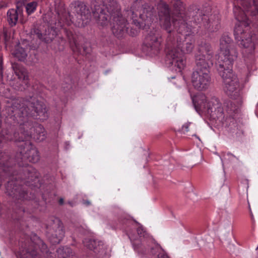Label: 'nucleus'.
Masks as SVG:
<instances>
[{
  "label": "nucleus",
  "mask_w": 258,
  "mask_h": 258,
  "mask_svg": "<svg viewBox=\"0 0 258 258\" xmlns=\"http://www.w3.org/2000/svg\"><path fill=\"white\" fill-rule=\"evenodd\" d=\"M233 13L235 19L239 22L237 24L234 30L235 39L238 41V45L241 47L248 48L250 51L254 48V40L255 36L250 33L249 20L244 11L234 4Z\"/></svg>",
  "instance_id": "nucleus-5"
},
{
  "label": "nucleus",
  "mask_w": 258,
  "mask_h": 258,
  "mask_svg": "<svg viewBox=\"0 0 258 258\" xmlns=\"http://www.w3.org/2000/svg\"><path fill=\"white\" fill-rule=\"evenodd\" d=\"M161 4H164L167 6L168 9L169 11V14L170 15V19L171 18V17L173 19V17L176 18H179V17L183 18V17H185L187 16L186 13H185V5L181 1H176L174 4L173 7H174V12L172 14L171 13L170 10H169L168 6L167 5H166L165 3H163V2H161L160 3H159L158 4V7H157L158 10L159 11V9H158L159 6Z\"/></svg>",
  "instance_id": "nucleus-22"
},
{
  "label": "nucleus",
  "mask_w": 258,
  "mask_h": 258,
  "mask_svg": "<svg viewBox=\"0 0 258 258\" xmlns=\"http://www.w3.org/2000/svg\"><path fill=\"white\" fill-rule=\"evenodd\" d=\"M20 249L16 255L17 258H40L38 248L45 256H48L49 251L45 243L36 235L30 239L27 237L25 241H19Z\"/></svg>",
  "instance_id": "nucleus-8"
},
{
  "label": "nucleus",
  "mask_w": 258,
  "mask_h": 258,
  "mask_svg": "<svg viewBox=\"0 0 258 258\" xmlns=\"http://www.w3.org/2000/svg\"><path fill=\"white\" fill-rule=\"evenodd\" d=\"M92 14L102 26L107 25L111 20V30L118 38L125 36L128 27L126 20L120 13V8L116 0H93L91 5Z\"/></svg>",
  "instance_id": "nucleus-4"
},
{
  "label": "nucleus",
  "mask_w": 258,
  "mask_h": 258,
  "mask_svg": "<svg viewBox=\"0 0 258 258\" xmlns=\"http://www.w3.org/2000/svg\"><path fill=\"white\" fill-rule=\"evenodd\" d=\"M135 12L132 10L128 11L127 18H130L132 20V23H133L137 28L131 27L130 31H127L128 33L131 36H135L138 35L139 32L140 28L143 25V21H146L145 15L144 14H140L139 19H135L134 17Z\"/></svg>",
  "instance_id": "nucleus-21"
},
{
  "label": "nucleus",
  "mask_w": 258,
  "mask_h": 258,
  "mask_svg": "<svg viewBox=\"0 0 258 258\" xmlns=\"http://www.w3.org/2000/svg\"><path fill=\"white\" fill-rule=\"evenodd\" d=\"M55 11L57 14L60 26L64 24L70 25L73 22L74 18L69 12H67L63 5L60 3V0H54Z\"/></svg>",
  "instance_id": "nucleus-18"
},
{
  "label": "nucleus",
  "mask_w": 258,
  "mask_h": 258,
  "mask_svg": "<svg viewBox=\"0 0 258 258\" xmlns=\"http://www.w3.org/2000/svg\"><path fill=\"white\" fill-rule=\"evenodd\" d=\"M58 203L60 205H62L64 203V200L63 198H60L58 201Z\"/></svg>",
  "instance_id": "nucleus-41"
},
{
  "label": "nucleus",
  "mask_w": 258,
  "mask_h": 258,
  "mask_svg": "<svg viewBox=\"0 0 258 258\" xmlns=\"http://www.w3.org/2000/svg\"><path fill=\"white\" fill-rule=\"evenodd\" d=\"M193 136H195V137H197V138L199 139V137H198L196 135H194Z\"/></svg>",
  "instance_id": "nucleus-49"
},
{
  "label": "nucleus",
  "mask_w": 258,
  "mask_h": 258,
  "mask_svg": "<svg viewBox=\"0 0 258 258\" xmlns=\"http://www.w3.org/2000/svg\"><path fill=\"white\" fill-rule=\"evenodd\" d=\"M83 203L86 206H90L91 205V202L87 200H83Z\"/></svg>",
  "instance_id": "nucleus-39"
},
{
  "label": "nucleus",
  "mask_w": 258,
  "mask_h": 258,
  "mask_svg": "<svg viewBox=\"0 0 258 258\" xmlns=\"http://www.w3.org/2000/svg\"><path fill=\"white\" fill-rule=\"evenodd\" d=\"M29 34L31 37L36 36L46 43L51 42L56 35V32L52 27L38 24L32 26Z\"/></svg>",
  "instance_id": "nucleus-14"
},
{
  "label": "nucleus",
  "mask_w": 258,
  "mask_h": 258,
  "mask_svg": "<svg viewBox=\"0 0 258 258\" xmlns=\"http://www.w3.org/2000/svg\"><path fill=\"white\" fill-rule=\"evenodd\" d=\"M16 155V162L20 169L19 173L14 169L15 161L6 152H0V186L2 180L8 179L6 186V193L11 197L16 202L15 211L12 214L14 220L20 221L25 211L19 204L34 198V195L29 194L22 183L29 185L31 181H35L39 177V173L27 162L36 163L40 156L37 149L30 142L23 143Z\"/></svg>",
  "instance_id": "nucleus-1"
},
{
  "label": "nucleus",
  "mask_w": 258,
  "mask_h": 258,
  "mask_svg": "<svg viewBox=\"0 0 258 258\" xmlns=\"http://www.w3.org/2000/svg\"><path fill=\"white\" fill-rule=\"evenodd\" d=\"M74 9L77 14V18L82 21V25L86 24L91 17V13L89 8L84 3L78 2Z\"/></svg>",
  "instance_id": "nucleus-19"
},
{
  "label": "nucleus",
  "mask_w": 258,
  "mask_h": 258,
  "mask_svg": "<svg viewBox=\"0 0 258 258\" xmlns=\"http://www.w3.org/2000/svg\"><path fill=\"white\" fill-rule=\"evenodd\" d=\"M245 11L250 12L252 16H255L258 15V0H253V6L249 10L248 8H246Z\"/></svg>",
  "instance_id": "nucleus-29"
},
{
  "label": "nucleus",
  "mask_w": 258,
  "mask_h": 258,
  "mask_svg": "<svg viewBox=\"0 0 258 258\" xmlns=\"http://www.w3.org/2000/svg\"><path fill=\"white\" fill-rule=\"evenodd\" d=\"M37 4L36 2H32L27 4L26 6V11L28 14L33 12L37 7Z\"/></svg>",
  "instance_id": "nucleus-31"
},
{
  "label": "nucleus",
  "mask_w": 258,
  "mask_h": 258,
  "mask_svg": "<svg viewBox=\"0 0 258 258\" xmlns=\"http://www.w3.org/2000/svg\"><path fill=\"white\" fill-rule=\"evenodd\" d=\"M227 156H229L230 158H233L234 156L231 153H227Z\"/></svg>",
  "instance_id": "nucleus-42"
},
{
  "label": "nucleus",
  "mask_w": 258,
  "mask_h": 258,
  "mask_svg": "<svg viewBox=\"0 0 258 258\" xmlns=\"http://www.w3.org/2000/svg\"><path fill=\"white\" fill-rule=\"evenodd\" d=\"M233 63L229 65L218 64L217 71L223 79L224 84V90L226 94L231 98L238 100L242 102V92L239 88L237 77L233 73Z\"/></svg>",
  "instance_id": "nucleus-7"
},
{
  "label": "nucleus",
  "mask_w": 258,
  "mask_h": 258,
  "mask_svg": "<svg viewBox=\"0 0 258 258\" xmlns=\"http://www.w3.org/2000/svg\"><path fill=\"white\" fill-rule=\"evenodd\" d=\"M77 230L81 233L82 234L86 235L89 233V230L86 228H85L82 226L78 227Z\"/></svg>",
  "instance_id": "nucleus-34"
},
{
  "label": "nucleus",
  "mask_w": 258,
  "mask_h": 258,
  "mask_svg": "<svg viewBox=\"0 0 258 258\" xmlns=\"http://www.w3.org/2000/svg\"><path fill=\"white\" fill-rule=\"evenodd\" d=\"M128 220H129V219H128V218H125L124 219V221H122V223H123V224H125V223H127V222Z\"/></svg>",
  "instance_id": "nucleus-44"
},
{
  "label": "nucleus",
  "mask_w": 258,
  "mask_h": 258,
  "mask_svg": "<svg viewBox=\"0 0 258 258\" xmlns=\"http://www.w3.org/2000/svg\"><path fill=\"white\" fill-rule=\"evenodd\" d=\"M159 17L164 28L169 33L166 44V61L167 63L174 66L180 72L186 64V58L184 54L191 53L195 47V40L192 35L185 34L177 36L175 40L172 30L170 29V15L167 6L161 4L159 6Z\"/></svg>",
  "instance_id": "nucleus-3"
},
{
  "label": "nucleus",
  "mask_w": 258,
  "mask_h": 258,
  "mask_svg": "<svg viewBox=\"0 0 258 258\" xmlns=\"http://www.w3.org/2000/svg\"><path fill=\"white\" fill-rule=\"evenodd\" d=\"M190 124V122H187L186 123H185L183 126H182V130H183V134H185L186 132H187L188 131V127H189V125Z\"/></svg>",
  "instance_id": "nucleus-35"
},
{
  "label": "nucleus",
  "mask_w": 258,
  "mask_h": 258,
  "mask_svg": "<svg viewBox=\"0 0 258 258\" xmlns=\"http://www.w3.org/2000/svg\"><path fill=\"white\" fill-rule=\"evenodd\" d=\"M7 21L11 26H15L18 21L19 17L23 15V8L21 7H17L16 9H11L7 12Z\"/></svg>",
  "instance_id": "nucleus-23"
},
{
  "label": "nucleus",
  "mask_w": 258,
  "mask_h": 258,
  "mask_svg": "<svg viewBox=\"0 0 258 258\" xmlns=\"http://www.w3.org/2000/svg\"><path fill=\"white\" fill-rule=\"evenodd\" d=\"M239 3L242 5L243 7H244L245 5L247 6V4H248L247 0H238V4Z\"/></svg>",
  "instance_id": "nucleus-37"
},
{
  "label": "nucleus",
  "mask_w": 258,
  "mask_h": 258,
  "mask_svg": "<svg viewBox=\"0 0 258 258\" xmlns=\"http://www.w3.org/2000/svg\"><path fill=\"white\" fill-rule=\"evenodd\" d=\"M83 243L85 246L92 250L98 258H102L106 255L107 248L102 241L86 238Z\"/></svg>",
  "instance_id": "nucleus-17"
},
{
  "label": "nucleus",
  "mask_w": 258,
  "mask_h": 258,
  "mask_svg": "<svg viewBox=\"0 0 258 258\" xmlns=\"http://www.w3.org/2000/svg\"><path fill=\"white\" fill-rule=\"evenodd\" d=\"M162 41L159 31L157 30H152L145 38L143 49L151 56L157 55L161 49Z\"/></svg>",
  "instance_id": "nucleus-13"
},
{
  "label": "nucleus",
  "mask_w": 258,
  "mask_h": 258,
  "mask_svg": "<svg viewBox=\"0 0 258 258\" xmlns=\"http://www.w3.org/2000/svg\"><path fill=\"white\" fill-rule=\"evenodd\" d=\"M6 111L7 117L20 125L18 128L10 131L2 128L0 121V144L9 141L18 142L19 150L21 146L25 145L24 143L30 142L32 136L33 122L29 117H42L43 119L48 117L45 105L34 97L14 100L11 105L7 106Z\"/></svg>",
  "instance_id": "nucleus-2"
},
{
  "label": "nucleus",
  "mask_w": 258,
  "mask_h": 258,
  "mask_svg": "<svg viewBox=\"0 0 258 258\" xmlns=\"http://www.w3.org/2000/svg\"><path fill=\"white\" fill-rule=\"evenodd\" d=\"M3 60L2 56L0 55V89L3 87Z\"/></svg>",
  "instance_id": "nucleus-32"
},
{
  "label": "nucleus",
  "mask_w": 258,
  "mask_h": 258,
  "mask_svg": "<svg viewBox=\"0 0 258 258\" xmlns=\"http://www.w3.org/2000/svg\"><path fill=\"white\" fill-rule=\"evenodd\" d=\"M223 158H224V159H226V155H224L223 156Z\"/></svg>",
  "instance_id": "nucleus-48"
},
{
  "label": "nucleus",
  "mask_w": 258,
  "mask_h": 258,
  "mask_svg": "<svg viewBox=\"0 0 258 258\" xmlns=\"http://www.w3.org/2000/svg\"><path fill=\"white\" fill-rule=\"evenodd\" d=\"M46 235L52 244H58L64 236L63 224L57 218L52 217L46 226Z\"/></svg>",
  "instance_id": "nucleus-12"
},
{
  "label": "nucleus",
  "mask_w": 258,
  "mask_h": 258,
  "mask_svg": "<svg viewBox=\"0 0 258 258\" xmlns=\"http://www.w3.org/2000/svg\"><path fill=\"white\" fill-rule=\"evenodd\" d=\"M137 224L138 225H140V224L137 222L136 221V220H134Z\"/></svg>",
  "instance_id": "nucleus-47"
},
{
  "label": "nucleus",
  "mask_w": 258,
  "mask_h": 258,
  "mask_svg": "<svg viewBox=\"0 0 258 258\" xmlns=\"http://www.w3.org/2000/svg\"><path fill=\"white\" fill-rule=\"evenodd\" d=\"M7 5L5 3L3 2H0V10L4 8L7 7Z\"/></svg>",
  "instance_id": "nucleus-40"
},
{
  "label": "nucleus",
  "mask_w": 258,
  "mask_h": 258,
  "mask_svg": "<svg viewBox=\"0 0 258 258\" xmlns=\"http://www.w3.org/2000/svg\"><path fill=\"white\" fill-rule=\"evenodd\" d=\"M32 136L31 138L38 142L43 141L46 138L44 128L40 124H33L32 130Z\"/></svg>",
  "instance_id": "nucleus-26"
},
{
  "label": "nucleus",
  "mask_w": 258,
  "mask_h": 258,
  "mask_svg": "<svg viewBox=\"0 0 258 258\" xmlns=\"http://www.w3.org/2000/svg\"><path fill=\"white\" fill-rule=\"evenodd\" d=\"M1 36V38L3 37L5 43H8L11 38L10 34L7 31H4L2 34Z\"/></svg>",
  "instance_id": "nucleus-33"
},
{
  "label": "nucleus",
  "mask_w": 258,
  "mask_h": 258,
  "mask_svg": "<svg viewBox=\"0 0 258 258\" xmlns=\"http://www.w3.org/2000/svg\"><path fill=\"white\" fill-rule=\"evenodd\" d=\"M187 17L191 18L192 21L199 27L202 26L207 31L212 32L216 31L220 28L218 21L211 22L208 14L204 9L199 8L197 6H190L186 12Z\"/></svg>",
  "instance_id": "nucleus-9"
},
{
  "label": "nucleus",
  "mask_w": 258,
  "mask_h": 258,
  "mask_svg": "<svg viewBox=\"0 0 258 258\" xmlns=\"http://www.w3.org/2000/svg\"><path fill=\"white\" fill-rule=\"evenodd\" d=\"M58 258H77L72 249L68 247H62L57 249Z\"/></svg>",
  "instance_id": "nucleus-27"
},
{
  "label": "nucleus",
  "mask_w": 258,
  "mask_h": 258,
  "mask_svg": "<svg viewBox=\"0 0 258 258\" xmlns=\"http://www.w3.org/2000/svg\"><path fill=\"white\" fill-rule=\"evenodd\" d=\"M214 52L211 45L202 42L199 45L198 50L195 55L196 71L210 72L209 69L213 66Z\"/></svg>",
  "instance_id": "nucleus-10"
},
{
  "label": "nucleus",
  "mask_w": 258,
  "mask_h": 258,
  "mask_svg": "<svg viewBox=\"0 0 258 258\" xmlns=\"http://www.w3.org/2000/svg\"><path fill=\"white\" fill-rule=\"evenodd\" d=\"M221 53L218 64L229 65L233 63L237 57L236 50L231 38L227 33L223 34L220 39Z\"/></svg>",
  "instance_id": "nucleus-11"
},
{
  "label": "nucleus",
  "mask_w": 258,
  "mask_h": 258,
  "mask_svg": "<svg viewBox=\"0 0 258 258\" xmlns=\"http://www.w3.org/2000/svg\"><path fill=\"white\" fill-rule=\"evenodd\" d=\"M172 24L174 28L178 33V36H183L185 34H190L191 28L188 26L186 22V19L184 17L176 18L173 17Z\"/></svg>",
  "instance_id": "nucleus-20"
},
{
  "label": "nucleus",
  "mask_w": 258,
  "mask_h": 258,
  "mask_svg": "<svg viewBox=\"0 0 258 258\" xmlns=\"http://www.w3.org/2000/svg\"><path fill=\"white\" fill-rule=\"evenodd\" d=\"M23 88H21V87H20V88H18L17 89H18V90H21V91H22V89H23ZM15 89H17L16 88H15Z\"/></svg>",
  "instance_id": "nucleus-46"
},
{
  "label": "nucleus",
  "mask_w": 258,
  "mask_h": 258,
  "mask_svg": "<svg viewBox=\"0 0 258 258\" xmlns=\"http://www.w3.org/2000/svg\"><path fill=\"white\" fill-rule=\"evenodd\" d=\"M231 105V102L230 101H228L227 102V105Z\"/></svg>",
  "instance_id": "nucleus-45"
},
{
  "label": "nucleus",
  "mask_w": 258,
  "mask_h": 258,
  "mask_svg": "<svg viewBox=\"0 0 258 258\" xmlns=\"http://www.w3.org/2000/svg\"><path fill=\"white\" fill-rule=\"evenodd\" d=\"M12 68L16 75L20 80H22L25 84L27 83L28 73L25 68L20 63L14 62L12 63Z\"/></svg>",
  "instance_id": "nucleus-24"
},
{
  "label": "nucleus",
  "mask_w": 258,
  "mask_h": 258,
  "mask_svg": "<svg viewBox=\"0 0 258 258\" xmlns=\"http://www.w3.org/2000/svg\"><path fill=\"white\" fill-rule=\"evenodd\" d=\"M137 232L140 238H144L146 240H148L149 238H150L147 233L145 229L143 228L142 225H140L137 229Z\"/></svg>",
  "instance_id": "nucleus-30"
},
{
  "label": "nucleus",
  "mask_w": 258,
  "mask_h": 258,
  "mask_svg": "<svg viewBox=\"0 0 258 258\" xmlns=\"http://www.w3.org/2000/svg\"><path fill=\"white\" fill-rule=\"evenodd\" d=\"M158 258H169V256L165 253L162 252L158 254Z\"/></svg>",
  "instance_id": "nucleus-36"
},
{
  "label": "nucleus",
  "mask_w": 258,
  "mask_h": 258,
  "mask_svg": "<svg viewBox=\"0 0 258 258\" xmlns=\"http://www.w3.org/2000/svg\"><path fill=\"white\" fill-rule=\"evenodd\" d=\"M66 33L72 50L74 51H77L78 53L84 54V52L85 51V48H83V52H82L81 46L77 42V36L71 31L66 30Z\"/></svg>",
  "instance_id": "nucleus-25"
},
{
  "label": "nucleus",
  "mask_w": 258,
  "mask_h": 258,
  "mask_svg": "<svg viewBox=\"0 0 258 258\" xmlns=\"http://www.w3.org/2000/svg\"><path fill=\"white\" fill-rule=\"evenodd\" d=\"M14 55L18 60L23 61L26 58L27 53L25 48L21 46H18L14 53Z\"/></svg>",
  "instance_id": "nucleus-28"
},
{
  "label": "nucleus",
  "mask_w": 258,
  "mask_h": 258,
  "mask_svg": "<svg viewBox=\"0 0 258 258\" xmlns=\"http://www.w3.org/2000/svg\"><path fill=\"white\" fill-rule=\"evenodd\" d=\"M192 101L196 111L198 112H205L210 115L211 119L219 120L224 122L227 120L224 110L219 100L213 97L208 103L205 95L200 93L194 96Z\"/></svg>",
  "instance_id": "nucleus-6"
},
{
  "label": "nucleus",
  "mask_w": 258,
  "mask_h": 258,
  "mask_svg": "<svg viewBox=\"0 0 258 258\" xmlns=\"http://www.w3.org/2000/svg\"><path fill=\"white\" fill-rule=\"evenodd\" d=\"M133 244L135 250L142 254H155L156 249L159 247L158 244L153 245L154 241L152 238H149L148 240H145L141 242L134 241Z\"/></svg>",
  "instance_id": "nucleus-16"
},
{
  "label": "nucleus",
  "mask_w": 258,
  "mask_h": 258,
  "mask_svg": "<svg viewBox=\"0 0 258 258\" xmlns=\"http://www.w3.org/2000/svg\"><path fill=\"white\" fill-rule=\"evenodd\" d=\"M68 204H69L71 207H73V206H74V204H73V203L72 202H70V201H69V202H68Z\"/></svg>",
  "instance_id": "nucleus-43"
},
{
  "label": "nucleus",
  "mask_w": 258,
  "mask_h": 258,
  "mask_svg": "<svg viewBox=\"0 0 258 258\" xmlns=\"http://www.w3.org/2000/svg\"><path fill=\"white\" fill-rule=\"evenodd\" d=\"M133 7H134V6H133V7H132L131 8V9H130V10H127V11H126V13H127V14H126V15H126V17H127V15H128V11H130V10H132V11H134V12H135V14H134V17H135V19H137V18L138 17V16H137V13H136V12L135 11V10H134V8H133Z\"/></svg>",
  "instance_id": "nucleus-38"
},
{
  "label": "nucleus",
  "mask_w": 258,
  "mask_h": 258,
  "mask_svg": "<svg viewBox=\"0 0 258 258\" xmlns=\"http://www.w3.org/2000/svg\"><path fill=\"white\" fill-rule=\"evenodd\" d=\"M210 72L195 71L191 76V83L194 87L199 91L207 89L211 83Z\"/></svg>",
  "instance_id": "nucleus-15"
}]
</instances>
